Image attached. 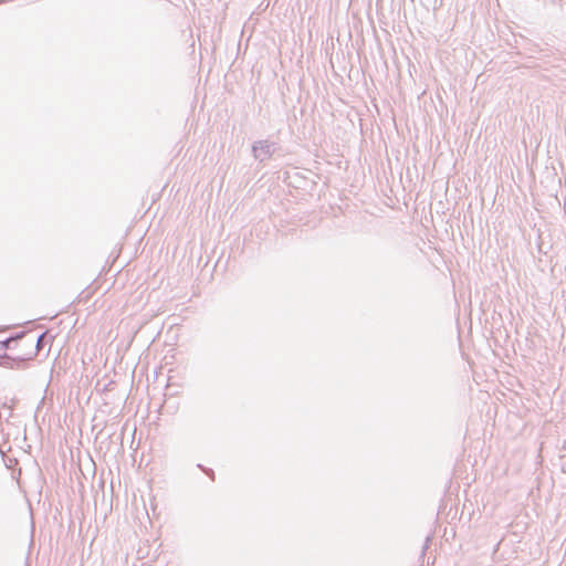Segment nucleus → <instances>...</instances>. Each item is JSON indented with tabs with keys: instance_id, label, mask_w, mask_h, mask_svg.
<instances>
[{
	"instance_id": "obj_2",
	"label": "nucleus",
	"mask_w": 566,
	"mask_h": 566,
	"mask_svg": "<svg viewBox=\"0 0 566 566\" xmlns=\"http://www.w3.org/2000/svg\"><path fill=\"white\" fill-rule=\"evenodd\" d=\"M457 533H442L441 541H440V551L444 554H451L455 551V548L452 546V541L455 538Z\"/></svg>"
},
{
	"instance_id": "obj_7",
	"label": "nucleus",
	"mask_w": 566,
	"mask_h": 566,
	"mask_svg": "<svg viewBox=\"0 0 566 566\" xmlns=\"http://www.w3.org/2000/svg\"><path fill=\"white\" fill-rule=\"evenodd\" d=\"M33 537H34V532H31V538H30L31 543L33 542Z\"/></svg>"
},
{
	"instance_id": "obj_5",
	"label": "nucleus",
	"mask_w": 566,
	"mask_h": 566,
	"mask_svg": "<svg viewBox=\"0 0 566 566\" xmlns=\"http://www.w3.org/2000/svg\"><path fill=\"white\" fill-rule=\"evenodd\" d=\"M198 468L206 473L212 481L214 480V472L212 469L206 468L202 464H198Z\"/></svg>"
},
{
	"instance_id": "obj_6",
	"label": "nucleus",
	"mask_w": 566,
	"mask_h": 566,
	"mask_svg": "<svg viewBox=\"0 0 566 566\" xmlns=\"http://www.w3.org/2000/svg\"><path fill=\"white\" fill-rule=\"evenodd\" d=\"M44 338V334L40 335L36 339V350L39 352L41 348L42 339Z\"/></svg>"
},
{
	"instance_id": "obj_3",
	"label": "nucleus",
	"mask_w": 566,
	"mask_h": 566,
	"mask_svg": "<svg viewBox=\"0 0 566 566\" xmlns=\"http://www.w3.org/2000/svg\"><path fill=\"white\" fill-rule=\"evenodd\" d=\"M24 336H25L24 333H19V334L12 335V336L8 337L7 339L0 342V353L10 349L11 345L13 343H17L19 339H21Z\"/></svg>"
},
{
	"instance_id": "obj_1",
	"label": "nucleus",
	"mask_w": 566,
	"mask_h": 566,
	"mask_svg": "<svg viewBox=\"0 0 566 566\" xmlns=\"http://www.w3.org/2000/svg\"><path fill=\"white\" fill-rule=\"evenodd\" d=\"M276 150V144L269 139H260L252 145V155L259 163L269 160Z\"/></svg>"
},
{
	"instance_id": "obj_4",
	"label": "nucleus",
	"mask_w": 566,
	"mask_h": 566,
	"mask_svg": "<svg viewBox=\"0 0 566 566\" xmlns=\"http://www.w3.org/2000/svg\"><path fill=\"white\" fill-rule=\"evenodd\" d=\"M432 541H433V534L432 535H429L427 536L426 541H424V544L422 546V556H424V554L431 549V545H432Z\"/></svg>"
}]
</instances>
